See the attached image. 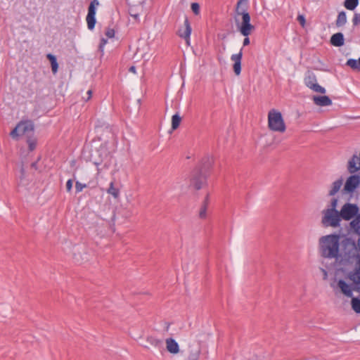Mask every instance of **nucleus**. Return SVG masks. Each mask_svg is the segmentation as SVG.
Returning a JSON list of instances; mask_svg holds the SVG:
<instances>
[{
	"label": "nucleus",
	"instance_id": "nucleus-38",
	"mask_svg": "<svg viewBox=\"0 0 360 360\" xmlns=\"http://www.w3.org/2000/svg\"><path fill=\"white\" fill-rule=\"evenodd\" d=\"M91 95H92V91L91 90H89L87 91L86 92V97H83V98L87 101H89L91 98Z\"/></svg>",
	"mask_w": 360,
	"mask_h": 360
},
{
	"label": "nucleus",
	"instance_id": "nucleus-18",
	"mask_svg": "<svg viewBox=\"0 0 360 360\" xmlns=\"http://www.w3.org/2000/svg\"><path fill=\"white\" fill-rule=\"evenodd\" d=\"M347 22V15L345 11H341L338 13L335 20V25L338 27L344 26Z\"/></svg>",
	"mask_w": 360,
	"mask_h": 360
},
{
	"label": "nucleus",
	"instance_id": "nucleus-20",
	"mask_svg": "<svg viewBox=\"0 0 360 360\" xmlns=\"http://www.w3.org/2000/svg\"><path fill=\"white\" fill-rule=\"evenodd\" d=\"M46 58L49 59V60L51 63V70L53 74L56 73L58 68V64L57 63V60L55 56L52 55L51 53H49L46 56Z\"/></svg>",
	"mask_w": 360,
	"mask_h": 360
},
{
	"label": "nucleus",
	"instance_id": "nucleus-12",
	"mask_svg": "<svg viewBox=\"0 0 360 360\" xmlns=\"http://www.w3.org/2000/svg\"><path fill=\"white\" fill-rule=\"evenodd\" d=\"M191 30H192V29H191V25L189 22V20L187 18H186L185 21H184V27L179 29V30L177 32V34L180 37L184 38L186 41V43L188 45L189 44Z\"/></svg>",
	"mask_w": 360,
	"mask_h": 360
},
{
	"label": "nucleus",
	"instance_id": "nucleus-17",
	"mask_svg": "<svg viewBox=\"0 0 360 360\" xmlns=\"http://www.w3.org/2000/svg\"><path fill=\"white\" fill-rule=\"evenodd\" d=\"M342 185V179H340L337 181H334L332 185V188L328 193V195L333 196L335 195L340 189Z\"/></svg>",
	"mask_w": 360,
	"mask_h": 360
},
{
	"label": "nucleus",
	"instance_id": "nucleus-16",
	"mask_svg": "<svg viewBox=\"0 0 360 360\" xmlns=\"http://www.w3.org/2000/svg\"><path fill=\"white\" fill-rule=\"evenodd\" d=\"M330 44L337 47H340L344 45V36L341 32H338L333 34L330 37Z\"/></svg>",
	"mask_w": 360,
	"mask_h": 360
},
{
	"label": "nucleus",
	"instance_id": "nucleus-40",
	"mask_svg": "<svg viewBox=\"0 0 360 360\" xmlns=\"http://www.w3.org/2000/svg\"><path fill=\"white\" fill-rule=\"evenodd\" d=\"M321 271L323 274V279L326 280L328 278V272L326 269L321 268Z\"/></svg>",
	"mask_w": 360,
	"mask_h": 360
},
{
	"label": "nucleus",
	"instance_id": "nucleus-15",
	"mask_svg": "<svg viewBox=\"0 0 360 360\" xmlns=\"http://www.w3.org/2000/svg\"><path fill=\"white\" fill-rule=\"evenodd\" d=\"M167 350L171 354H177L179 352V347L175 340L167 338L166 340Z\"/></svg>",
	"mask_w": 360,
	"mask_h": 360
},
{
	"label": "nucleus",
	"instance_id": "nucleus-36",
	"mask_svg": "<svg viewBox=\"0 0 360 360\" xmlns=\"http://www.w3.org/2000/svg\"><path fill=\"white\" fill-rule=\"evenodd\" d=\"M105 35L108 38H112L115 36V30L111 28H108L107 30L105 31Z\"/></svg>",
	"mask_w": 360,
	"mask_h": 360
},
{
	"label": "nucleus",
	"instance_id": "nucleus-22",
	"mask_svg": "<svg viewBox=\"0 0 360 360\" xmlns=\"http://www.w3.org/2000/svg\"><path fill=\"white\" fill-rule=\"evenodd\" d=\"M209 195H207L199 212V217L200 219H205L207 216V207L208 205Z\"/></svg>",
	"mask_w": 360,
	"mask_h": 360
},
{
	"label": "nucleus",
	"instance_id": "nucleus-1",
	"mask_svg": "<svg viewBox=\"0 0 360 360\" xmlns=\"http://www.w3.org/2000/svg\"><path fill=\"white\" fill-rule=\"evenodd\" d=\"M359 247L351 238L340 234H329L319 238V252L322 257L334 259L335 266L344 271L358 257Z\"/></svg>",
	"mask_w": 360,
	"mask_h": 360
},
{
	"label": "nucleus",
	"instance_id": "nucleus-45",
	"mask_svg": "<svg viewBox=\"0 0 360 360\" xmlns=\"http://www.w3.org/2000/svg\"><path fill=\"white\" fill-rule=\"evenodd\" d=\"M358 63H359V68H360V58L358 60Z\"/></svg>",
	"mask_w": 360,
	"mask_h": 360
},
{
	"label": "nucleus",
	"instance_id": "nucleus-30",
	"mask_svg": "<svg viewBox=\"0 0 360 360\" xmlns=\"http://www.w3.org/2000/svg\"><path fill=\"white\" fill-rule=\"evenodd\" d=\"M338 199L337 198H333L330 201V207L326 209V210H330V211H338L336 210V207H337V205H338Z\"/></svg>",
	"mask_w": 360,
	"mask_h": 360
},
{
	"label": "nucleus",
	"instance_id": "nucleus-19",
	"mask_svg": "<svg viewBox=\"0 0 360 360\" xmlns=\"http://www.w3.org/2000/svg\"><path fill=\"white\" fill-rule=\"evenodd\" d=\"M46 58L49 59V60L51 63V70L53 74L56 73L58 68V64L57 63V60L55 56L52 55L51 53H49L46 56Z\"/></svg>",
	"mask_w": 360,
	"mask_h": 360
},
{
	"label": "nucleus",
	"instance_id": "nucleus-39",
	"mask_svg": "<svg viewBox=\"0 0 360 360\" xmlns=\"http://www.w3.org/2000/svg\"><path fill=\"white\" fill-rule=\"evenodd\" d=\"M248 36L245 37V38L243 39V46H248L250 44V39L248 37Z\"/></svg>",
	"mask_w": 360,
	"mask_h": 360
},
{
	"label": "nucleus",
	"instance_id": "nucleus-35",
	"mask_svg": "<svg viewBox=\"0 0 360 360\" xmlns=\"http://www.w3.org/2000/svg\"><path fill=\"white\" fill-rule=\"evenodd\" d=\"M148 340L152 345H153L155 347H158L160 345H161V341L158 339L150 338H148Z\"/></svg>",
	"mask_w": 360,
	"mask_h": 360
},
{
	"label": "nucleus",
	"instance_id": "nucleus-9",
	"mask_svg": "<svg viewBox=\"0 0 360 360\" xmlns=\"http://www.w3.org/2000/svg\"><path fill=\"white\" fill-rule=\"evenodd\" d=\"M338 287L340 289L342 293L348 297H352L353 290L360 292V286L356 285L354 283L352 285L348 284L342 279L338 281Z\"/></svg>",
	"mask_w": 360,
	"mask_h": 360
},
{
	"label": "nucleus",
	"instance_id": "nucleus-6",
	"mask_svg": "<svg viewBox=\"0 0 360 360\" xmlns=\"http://www.w3.org/2000/svg\"><path fill=\"white\" fill-rule=\"evenodd\" d=\"M322 214L321 223L324 226L338 227L340 225L341 217L339 211L323 210Z\"/></svg>",
	"mask_w": 360,
	"mask_h": 360
},
{
	"label": "nucleus",
	"instance_id": "nucleus-41",
	"mask_svg": "<svg viewBox=\"0 0 360 360\" xmlns=\"http://www.w3.org/2000/svg\"><path fill=\"white\" fill-rule=\"evenodd\" d=\"M107 43V39H102L100 44V48H102Z\"/></svg>",
	"mask_w": 360,
	"mask_h": 360
},
{
	"label": "nucleus",
	"instance_id": "nucleus-4",
	"mask_svg": "<svg viewBox=\"0 0 360 360\" xmlns=\"http://www.w3.org/2000/svg\"><path fill=\"white\" fill-rule=\"evenodd\" d=\"M268 127L270 130L274 131L283 133L285 131L286 127L279 111L272 109L269 112Z\"/></svg>",
	"mask_w": 360,
	"mask_h": 360
},
{
	"label": "nucleus",
	"instance_id": "nucleus-21",
	"mask_svg": "<svg viewBox=\"0 0 360 360\" xmlns=\"http://www.w3.org/2000/svg\"><path fill=\"white\" fill-rule=\"evenodd\" d=\"M107 193L112 196H113L114 198L117 199L120 196V190L117 188H115L114 186V182L111 181L110 184V186L107 190Z\"/></svg>",
	"mask_w": 360,
	"mask_h": 360
},
{
	"label": "nucleus",
	"instance_id": "nucleus-34",
	"mask_svg": "<svg viewBox=\"0 0 360 360\" xmlns=\"http://www.w3.org/2000/svg\"><path fill=\"white\" fill-rule=\"evenodd\" d=\"M297 20L302 27L305 26L306 20L303 15H298Z\"/></svg>",
	"mask_w": 360,
	"mask_h": 360
},
{
	"label": "nucleus",
	"instance_id": "nucleus-33",
	"mask_svg": "<svg viewBox=\"0 0 360 360\" xmlns=\"http://www.w3.org/2000/svg\"><path fill=\"white\" fill-rule=\"evenodd\" d=\"M352 22L354 25H358L360 23V13H354Z\"/></svg>",
	"mask_w": 360,
	"mask_h": 360
},
{
	"label": "nucleus",
	"instance_id": "nucleus-32",
	"mask_svg": "<svg viewBox=\"0 0 360 360\" xmlns=\"http://www.w3.org/2000/svg\"><path fill=\"white\" fill-rule=\"evenodd\" d=\"M191 10L194 13L195 15H198L200 13V5L198 3H192L191 4Z\"/></svg>",
	"mask_w": 360,
	"mask_h": 360
},
{
	"label": "nucleus",
	"instance_id": "nucleus-11",
	"mask_svg": "<svg viewBox=\"0 0 360 360\" xmlns=\"http://www.w3.org/2000/svg\"><path fill=\"white\" fill-rule=\"evenodd\" d=\"M357 260L358 266L353 271H349L347 278L354 283L356 285L360 286V255L355 258Z\"/></svg>",
	"mask_w": 360,
	"mask_h": 360
},
{
	"label": "nucleus",
	"instance_id": "nucleus-14",
	"mask_svg": "<svg viewBox=\"0 0 360 360\" xmlns=\"http://www.w3.org/2000/svg\"><path fill=\"white\" fill-rule=\"evenodd\" d=\"M312 100L318 106H329L332 104L331 99L327 96H314Z\"/></svg>",
	"mask_w": 360,
	"mask_h": 360
},
{
	"label": "nucleus",
	"instance_id": "nucleus-28",
	"mask_svg": "<svg viewBox=\"0 0 360 360\" xmlns=\"http://www.w3.org/2000/svg\"><path fill=\"white\" fill-rule=\"evenodd\" d=\"M347 65L349 66L352 69L354 70L360 71V68L358 63V60L355 59H349L347 61Z\"/></svg>",
	"mask_w": 360,
	"mask_h": 360
},
{
	"label": "nucleus",
	"instance_id": "nucleus-8",
	"mask_svg": "<svg viewBox=\"0 0 360 360\" xmlns=\"http://www.w3.org/2000/svg\"><path fill=\"white\" fill-rule=\"evenodd\" d=\"M304 84L308 88L311 89L315 92L320 94L326 93L325 88L317 84V79L314 73H309L308 75L305 77Z\"/></svg>",
	"mask_w": 360,
	"mask_h": 360
},
{
	"label": "nucleus",
	"instance_id": "nucleus-7",
	"mask_svg": "<svg viewBox=\"0 0 360 360\" xmlns=\"http://www.w3.org/2000/svg\"><path fill=\"white\" fill-rule=\"evenodd\" d=\"M99 6L98 0H92L88 8V13L86 18L88 28L91 30L96 25V9Z\"/></svg>",
	"mask_w": 360,
	"mask_h": 360
},
{
	"label": "nucleus",
	"instance_id": "nucleus-27",
	"mask_svg": "<svg viewBox=\"0 0 360 360\" xmlns=\"http://www.w3.org/2000/svg\"><path fill=\"white\" fill-rule=\"evenodd\" d=\"M27 184V181L25 180V171L24 167L22 166L20 168V176L18 179V185L19 186H25Z\"/></svg>",
	"mask_w": 360,
	"mask_h": 360
},
{
	"label": "nucleus",
	"instance_id": "nucleus-25",
	"mask_svg": "<svg viewBox=\"0 0 360 360\" xmlns=\"http://www.w3.org/2000/svg\"><path fill=\"white\" fill-rule=\"evenodd\" d=\"M181 117L178 115L175 114L172 117V129H176L181 123Z\"/></svg>",
	"mask_w": 360,
	"mask_h": 360
},
{
	"label": "nucleus",
	"instance_id": "nucleus-42",
	"mask_svg": "<svg viewBox=\"0 0 360 360\" xmlns=\"http://www.w3.org/2000/svg\"><path fill=\"white\" fill-rule=\"evenodd\" d=\"M129 71L135 74L136 73V67L134 65L131 66L129 69Z\"/></svg>",
	"mask_w": 360,
	"mask_h": 360
},
{
	"label": "nucleus",
	"instance_id": "nucleus-5",
	"mask_svg": "<svg viewBox=\"0 0 360 360\" xmlns=\"http://www.w3.org/2000/svg\"><path fill=\"white\" fill-rule=\"evenodd\" d=\"M34 134V125L30 120L22 121L11 131L10 135L13 139H18L21 136H26L27 138L32 136Z\"/></svg>",
	"mask_w": 360,
	"mask_h": 360
},
{
	"label": "nucleus",
	"instance_id": "nucleus-26",
	"mask_svg": "<svg viewBox=\"0 0 360 360\" xmlns=\"http://www.w3.org/2000/svg\"><path fill=\"white\" fill-rule=\"evenodd\" d=\"M352 308L356 312L360 313V300L356 297H352L351 301Z\"/></svg>",
	"mask_w": 360,
	"mask_h": 360
},
{
	"label": "nucleus",
	"instance_id": "nucleus-44",
	"mask_svg": "<svg viewBox=\"0 0 360 360\" xmlns=\"http://www.w3.org/2000/svg\"><path fill=\"white\" fill-rule=\"evenodd\" d=\"M94 163H95V165H99L101 164V162H95Z\"/></svg>",
	"mask_w": 360,
	"mask_h": 360
},
{
	"label": "nucleus",
	"instance_id": "nucleus-37",
	"mask_svg": "<svg viewBox=\"0 0 360 360\" xmlns=\"http://www.w3.org/2000/svg\"><path fill=\"white\" fill-rule=\"evenodd\" d=\"M72 179H69L67 183H66V190L68 192H70L71 190H72Z\"/></svg>",
	"mask_w": 360,
	"mask_h": 360
},
{
	"label": "nucleus",
	"instance_id": "nucleus-43",
	"mask_svg": "<svg viewBox=\"0 0 360 360\" xmlns=\"http://www.w3.org/2000/svg\"><path fill=\"white\" fill-rule=\"evenodd\" d=\"M36 165H37V162H33V163H32L31 167H35Z\"/></svg>",
	"mask_w": 360,
	"mask_h": 360
},
{
	"label": "nucleus",
	"instance_id": "nucleus-29",
	"mask_svg": "<svg viewBox=\"0 0 360 360\" xmlns=\"http://www.w3.org/2000/svg\"><path fill=\"white\" fill-rule=\"evenodd\" d=\"M27 143L28 144L29 150L32 151L35 149L37 146V140L36 139L29 136L27 137Z\"/></svg>",
	"mask_w": 360,
	"mask_h": 360
},
{
	"label": "nucleus",
	"instance_id": "nucleus-13",
	"mask_svg": "<svg viewBox=\"0 0 360 360\" xmlns=\"http://www.w3.org/2000/svg\"><path fill=\"white\" fill-rule=\"evenodd\" d=\"M242 51L243 49H241L238 53L233 54L231 56V60L234 63L233 69L236 75H239L241 72V60L243 57Z\"/></svg>",
	"mask_w": 360,
	"mask_h": 360
},
{
	"label": "nucleus",
	"instance_id": "nucleus-2",
	"mask_svg": "<svg viewBox=\"0 0 360 360\" xmlns=\"http://www.w3.org/2000/svg\"><path fill=\"white\" fill-rule=\"evenodd\" d=\"M212 161L209 157L202 160L200 167L195 168L190 174L189 186L200 190L206 183L207 172L212 167Z\"/></svg>",
	"mask_w": 360,
	"mask_h": 360
},
{
	"label": "nucleus",
	"instance_id": "nucleus-31",
	"mask_svg": "<svg viewBox=\"0 0 360 360\" xmlns=\"http://www.w3.org/2000/svg\"><path fill=\"white\" fill-rule=\"evenodd\" d=\"M87 186L85 184H82L79 181H76L75 183V190L77 193H79L82 191V190L86 188Z\"/></svg>",
	"mask_w": 360,
	"mask_h": 360
},
{
	"label": "nucleus",
	"instance_id": "nucleus-3",
	"mask_svg": "<svg viewBox=\"0 0 360 360\" xmlns=\"http://www.w3.org/2000/svg\"><path fill=\"white\" fill-rule=\"evenodd\" d=\"M236 13L235 20L237 24L238 22L237 16L241 15L242 17L240 25H238L239 32L245 37L249 36L255 30V27L250 23V15L248 12L247 0H239L237 2Z\"/></svg>",
	"mask_w": 360,
	"mask_h": 360
},
{
	"label": "nucleus",
	"instance_id": "nucleus-23",
	"mask_svg": "<svg viewBox=\"0 0 360 360\" xmlns=\"http://www.w3.org/2000/svg\"><path fill=\"white\" fill-rule=\"evenodd\" d=\"M200 352L201 351L199 347L195 349H191L188 360H198Z\"/></svg>",
	"mask_w": 360,
	"mask_h": 360
},
{
	"label": "nucleus",
	"instance_id": "nucleus-24",
	"mask_svg": "<svg viewBox=\"0 0 360 360\" xmlns=\"http://www.w3.org/2000/svg\"><path fill=\"white\" fill-rule=\"evenodd\" d=\"M359 4V0H345L344 2L345 7L348 9L353 11Z\"/></svg>",
	"mask_w": 360,
	"mask_h": 360
},
{
	"label": "nucleus",
	"instance_id": "nucleus-10",
	"mask_svg": "<svg viewBox=\"0 0 360 360\" xmlns=\"http://www.w3.org/2000/svg\"><path fill=\"white\" fill-rule=\"evenodd\" d=\"M360 184V176L358 175H352L349 176L343 188L344 193H351L357 188Z\"/></svg>",
	"mask_w": 360,
	"mask_h": 360
}]
</instances>
